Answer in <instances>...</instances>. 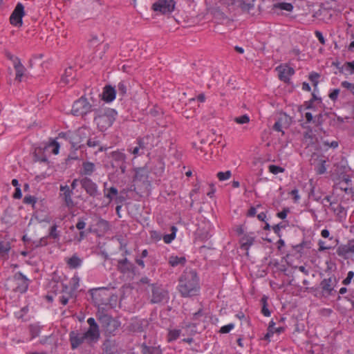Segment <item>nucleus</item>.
Masks as SVG:
<instances>
[{
  "label": "nucleus",
  "mask_w": 354,
  "mask_h": 354,
  "mask_svg": "<svg viewBox=\"0 0 354 354\" xmlns=\"http://www.w3.org/2000/svg\"><path fill=\"white\" fill-rule=\"evenodd\" d=\"M76 228L79 230H83L86 227V223L82 219H79L75 225Z\"/></svg>",
  "instance_id": "58"
},
{
  "label": "nucleus",
  "mask_w": 354,
  "mask_h": 354,
  "mask_svg": "<svg viewBox=\"0 0 354 354\" xmlns=\"http://www.w3.org/2000/svg\"><path fill=\"white\" fill-rule=\"evenodd\" d=\"M91 111V104L82 96L73 103L71 112L74 115L84 117Z\"/></svg>",
  "instance_id": "6"
},
{
  "label": "nucleus",
  "mask_w": 354,
  "mask_h": 354,
  "mask_svg": "<svg viewBox=\"0 0 354 354\" xmlns=\"http://www.w3.org/2000/svg\"><path fill=\"white\" fill-rule=\"evenodd\" d=\"M152 295L151 302L152 304L160 303L167 298V292L162 288L152 284Z\"/></svg>",
  "instance_id": "13"
},
{
  "label": "nucleus",
  "mask_w": 354,
  "mask_h": 354,
  "mask_svg": "<svg viewBox=\"0 0 354 354\" xmlns=\"http://www.w3.org/2000/svg\"><path fill=\"white\" fill-rule=\"evenodd\" d=\"M57 229V225L56 224L53 225L50 228L47 237L53 239H58L59 237V232H58Z\"/></svg>",
  "instance_id": "37"
},
{
  "label": "nucleus",
  "mask_w": 354,
  "mask_h": 354,
  "mask_svg": "<svg viewBox=\"0 0 354 354\" xmlns=\"http://www.w3.org/2000/svg\"><path fill=\"white\" fill-rule=\"evenodd\" d=\"M94 121L100 131H104L109 129L115 120L117 115L114 109L110 108H101L95 109Z\"/></svg>",
  "instance_id": "2"
},
{
  "label": "nucleus",
  "mask_w": 354,
  "mask_h": 354,
  "mask_svg": "<svg viewBox=\"0 0 354 354\" xmlns=\"http://www.w3.org/2000/svg\"><path fill=\"white\" fill-rule=\"evenodd\" d=\"M125 200H126V198L124 196L118 194L117 196L115 197L114 201L116 204L121 205L122 203H123L125 201Z\"/></svg>",
  "instance_id": "59"
},
{
  "label": "nucleus",
  "mask_w": 354,
  "mask_h": 354,
  "mask_svg": "<svg viewBox=\"0 0 354 354\" xmlns=\"http://www.w3.org/2000/svg\"><path fill=\"white\" fill-rule=\"evenodd\" d=\"M335 114L333 113L323 112L315 116L313 124L316 127L322 126L327 118L332 119Z\"/></svg>",
  "instance_id": "21"
},
{
  "label": "nucleus",
  "mask_w": 354,
  "mask_h": 354,
  "mask_svg": "<svg viewBox=\"0 0 354 354\" xmlns=\"http://www.w3.org/2000/svg\"><path fill=\"white\" fill-rule=\"evenodd\" d=\"M30 332L32 335V338L37 337L40 332L39 326L37 325H31L30 326Z\"/></svg>",
  "instance_id": "46"
},
{
  "label": "nucleus",
  "mask_w": 354,
  "mask_h": 354,
  "mask_svg": "<svg viewBox=\"0 0 354 354\" xmlns=\"http://www.w3.org/2000/svg\"><path fill=\"white\" fill-rule=\"evenodd\" d=\"M102 348L104 354H115L118 352V345L116 342L113 339H106L102 346Z\"/></svg>",
  "instance_id": "17"
},
{
  "label": "nucleus",
  "mask_w": 354,
  "mask_h": 354,
  "mask_svg": "<svg viewBox=\"0 0 354 354\" xmlns=\"http://www.w3.org/2000/svg\"><path fill=\"white\" fill-rule=\"evenodd\" d=\"M106 183H104V197L108 198L109 203L114 201L117 195L118 194V190L115 187H111L110 188L106 187Z\"/></svg>",
  "instance_id": "24"
},
{
  "label": "nucleus",
  "mask_w": 354,
  "mask_h": 354,
  "mask_svg": "<svg viewBox=\"0 0 354 354\" xmlns=\"http://www.w3.org/2000/svg\"><path fill=\"white\" fill-rule=\"evenodd\" d=\"M274 8H279L280 10H284L286 11H291L293 8V6L291 3L283 2L274 4Z\"/></svg>",
  "instance_id": "40"
},
{
  "label": "nucleus",
  "mask_w": 354,
  "mask_h": 354,
  "mask_svg": "<svg viewBox=\"0 0 354 354\" xmlns=\"http://www.w3.org/2000/svg\"><path fill=\"white\" fill-rule=\"evenodd\" d=\"M180 330L175 329V330H170L168 334V340L169 342L176 340V339L178 338V337L180 336Z\"/></svg>",
  "instance_id": "42"
},
{
  "label": "nucleus",
  "mask_w": 354,
  "mask_h": 354,
  "mask_svg": "<svg viewBox=\"0 0 354 354\" xmlns=\"http://www.w3.org/2000/svg\"><path fill=\"white\" fill-rule=\"evenodd\" d=\"M344 66L346 70L350 71L351 74L354 73V61L346 62Z\"/></svg>",
  "instance_id": "54"
},
{
  "label": "nucleus",
  "mask_w": 354,
  "mask_h": 354,
  "mask_svg": "<svg viewBox=\"0 0 354 354\" xmlns=\"http://www.w3.org/2000/svg\"><path fill=\"white\" fill-rule=\"evenodd\" d=\"M175 236H175L174 233H171V234H165L163 236V240H164V241L166 243H169L171 242L174 239Z\"/></svg>",
  "instance_id": "55"
},
{
  "label": "nucleus",
  "mask_w": 354,
  "mask_h": 354,
  "mask_svg": "<svg viewBox=\"0 0 354 354\" xmlns=\"http://www.w3.org/2000/svg\"><path fill=\"white\" fill-rule=\"evenodd\" d=\"M85 144L88 147H99V151H103V147L100 146V141L97 139L96 137L91 138H87V140H86Z\"/></svg>",
  "instance_id": "34"
},
{
  "label": "nucleus",
  "mask_w": 354,
  "mask_h": 354,
  "mask_svg": "<svg viewBox=\"0 0 354 354\" xmlns=\"http://www.w3.org/2000/svg\"><path fill=\"white\" fill-rule=\"evenodd\" d=\"M74 70L72 67H68L65 70L64 74L62 77V82L65 84H68L73 82L75 79Z\"/></svg>",
  "instance_id": "25"
},
{
  "label": "nucleus",
  "mask_w": 354,
  "mask_h": 354,
  "mask_svg": "<svg viewBox=\"0 0 354 354\" xmlns=\"http://www.w3.org/2000/svg\"><path fill=\"white\" fill-rule=\"evenodd\" d=\"M309 196L311 197L313 200L321 203L322 196L319 194H316L315 192L314 188L311 189Z\"/></svg>",
  "instance_id": "50"
},
{
  "label": "nucleus",
  "mask_w": 354,
  "mask_h": 354,
  "mask_svg": "<svg viewBox=\"0 0 354 354\" xmlns=\"http://www.w3.org/2000/svg\"><path fill=\"white\" fill-rule=\"evenodd\" d=\"M224 8H226L224 6L222 8L214 6L209 8L210 13L214 16V19L217 20L218 23H223L225 21L229 20L223 11Z\"/></svg>",
  "instance_id": "14"
},
{
  "label": "nucleus",
  "mask_w": 354,
  "mask_h": 354,
  "mask_svg": "<svg viewBox=\"0 0 354 354\" xmlns=\"http://www.w3.org/2000/svg\"><path fill=\"white\" fill-rule=\"evenodd\" d=\"M289 212L288 209H284L283 211L277 214V216L281 219H285L287 216V214Z\"/></svg>",
  "instance_id": "63"
},
{
  "label": "nucleus",
  "mask_w": 354,
  "mask_h": 354,
  "mask_svg": "<svg viewBox=\"0 0 354 354\" xmlns=\"http://www.w3.org/2000/svg\"><path fill=\"white\" fill-rule=\"evenodd\" d=\"M127 91V85L124 82H120L118 84V93L119 96L123 97L126 95Z\"/></svg>",
  "instance_id": "39"
},
{
  "label": "nucleus",
  "mask_w": 354,
  "mask_h": 354,
  "mask_svg": "<svg viewBox=\"0 0 354 354\" xmlns=\"http://www.w3.org/2000/svg\"><path fill=\"white\" fill-rule=\"evenodd\" d=\"M269 171L273 174H277L284 171V169L277 165H270L268 167Z\"/></svg>",
  "instance_id": "44"
},
{
  "label": "nucleus",
  "mask_w": 354,
  "mask_h": 354,
  "mask_svg": "<svg viewBox=\"0 0 354 354\" xmlns=\"http://www.w3.org/2000/svg\"><path fill=\"white\" fill-rule=\"evenodd\" d=\"M315 36L317 37V38L318 39V40L319 41V42L324 45L325 44V39L322 35V33L319 31V30H316L315 32Z\"/></svg>",
  "instance_id": "57"
},
{
  "label": "nucleus",
  "mask_w": 354,
  "mask_h": 354,
  "mask_svg": "<svg viewBox=\"0 0 354 354\" xmlns=\"http://www.w3.org/2000/svg\"><path fill=\"white\" fill-rule=\"evenodd\" d=\"M69 340L73 350L77 348L84 342L91 345L98 341L93 337L88 335L86 332L79 333L73 330L69 333Z\"/></svg>",
  "instance_id": "3"
},
{
  "label": "nucleus",
  "mask_w": 354,
  "mask_h": 354,
  "mask_svg": "<svg viewBox=\"0 0 354 354\" xmlns=\"http://www.w3.org/2000/svg\"><path fill=\"white\" fill-rule=\"evenodd\" d=\"M10 281L13 283L12 290L15 292L24 293L28 288V279L21 272H17Z\"/></svg>",
  "instance_id": "7"
},
{
  "label": "nucleus",
  "mask_w": 354,
  "mask_h": 354,
  "mask_svg": "<svg viewBox=\"0 0 354 354\" xmlns=\"http://www.w3.org/2000/svg\"><path fill=\"white\" fill-rule=\"evenodd\" d=\"M119 263L122 272L129 271L133 268V265L127 260V259L120 261Z\"/></svg>",
  "instance_id": "38"
},
{
  "label": "nucleus",
  "mask_w": 354,
  "mask_h": 354,
  "mask_svg": "<svg viewBox=\"0 0 354 354\" xmlns=\"http://www.w3.org/2000/svg\"><path fill=\"white\" fill-rule=\"evenodd\" d=\"M14 68L16 71L15 80L18 82H21V77L24 75L26 68L21 64L19 58L15 59Z\"/></svg>",
  "instance_id": "22"
},
{
  "label": "nucleus",
  "mask_w": 354,
  "mask_h": 354,
  "mask_svg": "<svg viewBox=\"0 0 354 354\" xmlns=\"http://www.w3.org/2000/svg\"><path fill=\"white\" fill-rule=\"evenodd\" d=\"M339 93V89L336 88L334 89L330 94L329 97L333 100L335 101L337 99L338 95Z\"/></svg>",
  "instance_id": "56"
},
{
  "label": "nucleus",
  "mask_w": 354,
  "mask_h": 354,
  "mask_svg": "<svg viewBox=\"0 0 354 354\" xmlns=\"http://www.w3.org/2000/svg\"><path fill=\"white\" fill-rule=\"evenodd\" d=\"M115 95L116 91L114 87L110 85L106 86L102 93V99L107 102H110L115 99Z\"/></svg>",
  "instance_id": "20"
},
{
  "label": "nucleus",
  "mask_w": 354,
  "mask_h": 354,
  "mask_svg": "<svg viewBox=\"0 0 354 354\" xmlns=\"http://www.w3.org/2000/svg\"><path fill=\"white\" fill-rule=\"evenodd\" d=\"M88 134L89 131L85 127L79 128L75 132L71 133L69 139L72 147L75 150L84 147Z\"/></svg>",
  "instance_id": "4"
},
{
  "label": "nucleus",
  "mask_w": 354,
  "mask_h": 354,
  "mask_svg": "<svg viewBox=\"0 0 354 354\" xmlns=\"http://www.w3.org/2000/svg\"><path fill=\"white\" fill-rule=\"evenodd\" d=\"M83 173L85 175H91L95 171V165L91 162H84L82 165Z\"/></svg>",
  "instance_id": "31"
},
{
  "label": "nucleus",
  "mask_w": 354,
  "mask_h": 354,
  "mask_svg": "<svg viewBox=\"0 0 354 354\" xmlns=\"http://www.w3.org/2000/svg\"><path fill=\"white\" fill-rule=\"evenodd\" d=\"M142 352L143 354H162V351L159 347L142 346Z\"/></svg>",
  "instance_id": "28"
},
{
  "label": "nucleus",
  "mask_w": 354,
  "mask_h": 354,
  "mask_svg": "<svg viewBox=\"0 0 354 354\" xmlns=\"http://www.w3.org/2000/svg\"><path fill=\"white\" fill-rule=\"evenodd\" d=\"M234 325L233 324H229L224 326H222L219 330L221 333H228L233 328Z\"/></svg>",
  "instance_id": "52"
},
{
  "label": "nucleus",
  "mask_w": 354,
  "mask_h": 354,
  "mask_svg": "<svg viewBox=\"0 0 354 354\" xmlns=\"http://www.w3.org/2000/svg\"><path fill=\"white\" fill-rule=\"evenodd\" d=\"M199 290L198 279L196 271L185 270L179 279L178 290L183 297L197 295Z\"/></svg>",
  "instance_id": "1"
},
{
  "label": "nucleus",
  "mask_w": 354,
  "mask_h": 354,
  "mask_svg": "<svg viewBox=\"0 0 354 354\" xmlns=\"http://www.w3.org/2000/svg\"><path fill=\"white\" fill-rule=\"evenodd\" d=\"M274 326L275 323L273 322V320L270 321L268 328V332L266 334H265L264 337H263L264 340H266L268 342L270 341V337L273 335L274 333H275Z\"/></svg>",
  "instance_id": "35"
},
{
  "label": "nucleus",
  "mask_w": 354,
  "mask_h": 354,
  "mask_svg": "<svg viewBox=\"0 0 354 354\" xmlns=\"http://www.w3.org/2000/svg\"><path fill=\"white\" fill-rule=\"evenodd\" d=\"M254 238L248 235H244L240 240L241 248L248 251L250 247L254 243Z\"/></svg>",
  "instance_id": "26"
},
{
  "label": "nucleus",
  "mask_w": 354,
  "mask_h": 354,
  "mask_svg": "<svg viewBox=\"0 0 354 354\" xmlns=\"http://www.w3.org/2000/svg\"><path fill=\"white\" fill-rule=\"evenodd\" d=\"M91 295H92L93 299L98 305L104 304V301H103L102 299H99V298H98V297H100L101 296L100 289L94 290L92 292Z\"/></svg>",
  "instance_id": "41"
},
{
  "label": "nucleus",
  "mask_w": 354,
  "mask_h": 354,
  "mask_svg": "<svg viewBox=\"0 0 354 354\" xmlns=\"http://www.w3.org/2000/svg\"><path fill=\"white\" fill-rule=\"evenodd\" d=\"M53 147V149L52 150L53 153L54 154H57L59 153V145L57 142H56L55 140H53L51 141L47 146H46L45 147Z\"/></svg>",
  "instance_id": "47"
},
{
  "label": "nucleus",
  "mask_w": 354,
  "mask_h": 354,
  "mask_svg": "<svg viewBox=\"0 0 354 354\" xmlns=\"http://www.w3.org/2000/svg\"><path fill=\"white\" fill-rule=\"evenodd\" d=\"M234 120L237 124H243L250 122V118L248 115L245 114L240 117H236Z\"/></svg>",
  "instance_id": "43"
},
{
  "label": "nucleus",
  "mask_w": 354,
  "mask_h": 354,
  "mask_svg": "<svg viewBox=\"0 0 354 354\" xmlns=\"http://www.w3.org/2000/svg\"><path fill=\"white\" fill-rule=\"evenodd\" d=\"M231 175H232L231 171H227L225 172L220 171L217 174L216 176H217L218 178L219 179V180L223 181V180L229 179L231 177Z\"/></svg>",
  "instance_id": "45"
},
{
  "label": "nucleus",
  "mask_w": 354,
  "mask_h": 354,
  "mask_svg": "<svg viewBox=\"0 0 354 354\" xmlns=\"http://www.w3.org/2000/svg\"><path fill=\"white\" fill-rule=\"evenodd\" d=\"M98 319L109 335H115L120 327V322L108 315H102Z\"/></svg>",
  "instance_id": "5"
},
{
  "label": "nucleus",
  "mask_w": 354,
  "mask_h": 354,
  "mask_svg": "<svg viewBox=\"0 0 354 354\" xmlns=\"http://www.w3.org/2000/svg\"><path fill=\"white\" fill-rule=\"evenodd\" d=\"M111 166L113 168L118 169V166L126 162V156L120 151H113L111 153Z\"/></svg>",
  "instance_id": "19"
},
{
  "label": "nucleus",
  "mask_w": 354,
  "mask_h": 354,
  "mask_svg": "<svg viewBox=\"0 0 354 354\" xmlns=\"http://www.w3.org/2000/svg\"><path fill=\"white\" fill-rule=\"evenodd\" d=\"M67 263L71 268H76L79 267L82 263V260L76 255L72 256L67 261Z\"/></svg>",
  "instance_id": "32"
},
{
  "label": "nucleus",
  "mask_w": 354,
  "mask_h": 354,
  "mask_svg": "<svg viewBox=\"0 0 354 354\" xmlns=\"http://www.w3.org/2000/svg\"><path fill=\"white\" fill-rule=\"evenodd\" d=\"M335 281V278L333 279L332 277H329L328 279H324L320 283L321 288L323 291L330 294L333 290L334 282Z\"/></svg>",
  "instance_id": "23"
},
{
  "label": "nucleus",
  "mask_w": 354,
  "mask_h": 354,
  "mask_svg": "<svg viewBox=\"0 0 354 354\" xmlns=\"http://www.w3.org/2000/svg\"><path fill=\"white\" fill-rule=\"evenodd\" d=\"M254 0H233L232 4L243 12H249L254 8Z\"/></svg>",
  "instance_id": "18"
},
{
  "label": "nucleus",
  "mask_w": 354,
  "mask_h": 354,
  "mask_svg": "<svg viewBox=\"0 0 354 354\" xmlns=\"http://www.w3.org/2000/svg\"><path fill=\"white\" fill-rule=\"evenodd\" d=\"M80 183L82 185V187L90 196L94 198L99 194L97 184L94 183L91 178L88 177L82 178L80 180Z\"/></svg>",
  "instance_id": "9"
},
{
  "label": "nucleus",
  "mask_w": 354,
  "mask_h": 354,
  "mask_svg": "<svg viewBox=\"0 0 354 354\" xmlns=\"http://www.w3.org/2000/svg\"><path fill=\"white\" fill-rule=\"evenodd\" d=\"M175 4L174 0H158L152 5V9L163 15L169 14L174 10Z\"/></svg>",
  "instance_id": "8"
},
{
  "label": "nucleus",
  "mask_w": 354,
  "mask_h": 354,
  "mask_svg": "<svg viewBox=\"0 0 354 354\" xmlns=\"http://www.w3.org/2000/svg\"><path fill=\"white\" fill-rule=\"evenodd\" d=\"M305 118H306V123H310V122H313V120H314V118L312 113H310V112H306L305 113Z\"/></svg>",
  "instance_id": "64"
},
{
  "label": "nucleus",
  "mask_w": 354,
  "mask_h": 354,
  "mask_svg": "<svg viewBox=\"0 0 354 354\" xmlns=\"http://www.w3.org/2000/svg\"><path fill=\"white\" fill-rule=\"evenodd\" d=\"M353 277H354V272L353 271H349L348 272V274H347L346 278L344 279L343 282H342L343 284L348 285L351 283V281L352 279L353 278Z\"/></svg>",
  "instance_id": "53"
},
{
  "label": "nucleus",
  "mask_w": 354,
  "mask_h": 354,
  "mask_svg": "<svg viewBox=\"0 0 354 354\" xmlns=\"http://www.w3.org/2000/svg\"><path fill=\"white\" fill-rule=\"evenodd\" d=\"M129 330L134 333H141L144 330L142 323L140 321H133L129 325Z\"/></svg>",
  "instance_id": "29"
},
{
  "label": "nucleus",
  "mask_w": 354,
  "mask_h": 354,
  "mask_svg": "<svg viewBox=\"0 0 354 354\" xmlns=\"http://www.w3.org/2000/svg\"><path fill=\"white\" fill-rule=\"evenodd\" d=\"M48 237L46 236V237H43L41 238L39 241L38 243H37V244L35 245L36 247H39V246H43V245H46L48 244V242H47V239Z\"/></svg>",
  "instance_id": "62"
},
{
  "label": "nucleus",
  "mask_w": 354,
  "mask_h": 354,
  "mask_svg": "<svg viewBox=\"0 0 354 354\" xmlns=\"http://www.w3.org/2000/svg\"><path fill=\"white\" fill-rule=\"evenodd\" d=\"M290 194L293 196L295 202H297L299 200L300 196L298 194V189H295L292 190Z\"/></svg>",
  "instance_id": "61"
},
{
  "label": "nucleus",
  "mask_w": 354,
  "mask_h": 354,
  "mask_svg": "<svg viewBox=\"0 0 354 354\" xmlns=\"http://www.w3.org/2000/svg\"><path fill=\"white\" fill-rule=\"evenodd\" d=\"M336 252L338 256L348 259L354 254V239L350 240L346 244H342L337 247Z\"/></svg>",
  "instance_id": "10"
},
{
  "label": "nucleus",
  "mask_w": 354,
  "mask_h": 354,
  "mask_svg": "<svg viewBox=\"0 0 354 354\" xmlns=\"http://www.w3.org/2000/svg\"><path fill=\"white\" fill-rule=\"evenodd\" d=\"M87 323L89 325L88 329L86 331L87 335L93 337L97 340L100 339V330L98 325L97 324L95 320L93 317H90L87 319Z\"/></svg>",
  "instance_id": "16"
},
{
  "label": "nucleus",
  "mask_w": 354,
  "mask_h": 354,
  "mask_svg": "<svg viewBox=\"0 0 354 354\" xmlns=\"http://www.w3.org/2000/svg\"><path fill=\"white\" fill-rule=\"evenodd\" d=\"M73 191L68 185L60 186L59 196L64 201L65 205L68 208H72L75 206L74 202L72 199Z\"/></svg>",
  "instance_id": "12"
},
{
  "label": "nucleus",
  "mask_w": 354,
  "mask_h": 354,
  "mask_svg": "<svg viewBox=\"0 0 354 354\" xmlns=\"http://www.w3.org/2000/svg\"><path fill=\"white\" fill-rule=\"evenodd\" d=\"M133 183H138V185L140 183L145 189H147L150 186V182L148 180V176L147 173L142 169L136 171Z\"/></svg>",
  "instance_id": "15"
},
{
  "label": "nucleus",
  "mask_w": 354,
  "mask_h": 354,
  "mask_svg": "<svg viewBox=\"0 0 354 354\" xmlns=\"http://www.w3.org/2000/svg\"><path fill=\"white\" fill-rule=\"evenodd\" d=\"M185 261L186 259L183 257H178L177 256H171L169 258V263L171 266L174 267L178 265H183L185 264Z\"/></svg>",
  "instance_id": "30"
},
{
  "label": "nucleus",
  "mask_w": 354,
  "mask_h": 354,
  "mask_svg": "<svg viewBox=\"0 0 354 354\" xmlns=\"http://www.w3.org/2000/svg\"><path fill=\"white\" fill-rule=\"evenodd\" d=\"M22 196V194H21V188L19 187H16L15 188V192L13 194V198H16V199H19L21 198Z\"/></svg>",
  "instance_id": "60"
},
{
  "label": "nucleus",
  "mask_w": 354,
  "mask_h": 354,
  "mask_svg": "<svg viewBox=\"0 0 354 354\" xmlns=\"http://www.w3.org/2000/svg\"><path fill=\"white\" fill-rule=\"evenodd\" d=\"M319 77V75L317 73H312L309 75L310 80L313 82V84L314 86H317L318 84V78Z\"/></svg>",
  "instance_id": "49"
},
{
  "label": "nucleus",
  "mask_w": 354,
  "mask_h": 354,
  "mask_svg": "<svg viewBox=\"0 0 354 354\" xmlns=\"http://www.w3.org/2000/svg\"><path fill=\"white\" fill-rule=\"evenodd\" d=\"M329 208L338 216L342 217L344 212V208L341 204L335 202H330Z\"/></svg>",
  "instance_id": "27"
},
{
  "label": "nucleus",
  "mask_w": 354,
  "mask_h": 354,
  "mask_svg": "<svg viewBox=\"0 0 354 354\" xmlns=\"http://www.w3.org/2000/svg\"><path fill=\"white\" fill-rule=\"evenodd\" d=\"M326 160H321L320 164L317 167L316 171L319 174H324L326 171V167H325Z\"/></svg>",
  "instance_id": "48"
},
{
  "label": "nucleus",
  "mask_w": 354,
  "mask_h": 354,
  "mask_svg": "<svg viewBox=\"0 0 354 354\" xmlns=\"http://www.w3.org/2000/svg\"><path fill=\"white\" fill-rule=\"evenodd\" d=\"M37 202V198L32 196H26L24 198V203L26 204L34 205Z\"/></svg>",
  "instance_id": "51"
},
{
  "label": "nucleus",
  "mask_w": 354,
  "mask_h": 354,
  "mask_svg": "<svg viewBox=\"0 0 354 354\" xmlns=\"http://www.w3.org/2000/svg\"><path fill=\"white\" fill-rule=\"evenodd\" d=\"M276 69L279 71V78L285 82H288V75H287L286 66H279Z\"/></svg>",
  "instance_id": "36"
},
{
  "label": "nucleus",
  "mask_w": 354,
  "mask_h": 354,
  "mask_svg": "<svg viewBox=\"0 0 354 354\" xmlns=\"http://www.w3.org/2000/svg\"><path fill=\"white\" fill-rule=\"evenodd\" d=\"M24 15V6L19 3L15 7L14 11L10 15V24L16 26H22V17Z\"/></svg>",
  "instance_id": "11"
},
{
  "label": "nucleus",
  "mask_w": 354,
  "mask_h": 354,
  "mask_svg": "<svg viewBox=\"0 0 354 354\" xmlns=\"http://www.w3.org/2000/svg\"><path fill=\"white\" fill-rule=\"evenodd\" d=\"M10 250V244L8 241H0V257H4Z\"/></svg>",
  "instance_id": "33"
}]
</instances>
